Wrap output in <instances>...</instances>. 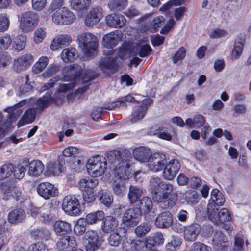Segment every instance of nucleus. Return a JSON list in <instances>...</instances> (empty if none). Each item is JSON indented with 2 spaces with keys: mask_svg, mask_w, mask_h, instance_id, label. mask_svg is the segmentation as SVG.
Listing matches in <instances>:
<instances>
[{
  "mask_svg": "<svg viewBox=\"0 0 251 251\" xmlns=\"http://www.w3.org/2000/svg\"><path fill=\"white\" fill-rule=\"evenodd\" d=\"M204 123V118L201 115H196L193 119L186 120V125L191 128H199L203 126Z\"/></svg>",
  "mask_w": 251,
  "mask_h": 251,
  "instance_id": "nucleus-45",
  "label": "nucleus"
},
{
  "mask_svg": "<svg viewBox=\"0 0 251 251\" xmlns=\"http://www.w3.org/2000/svg\"><path fill=\"white\" fill-rule=\"evenodd\" d=\"M141 213L138 208L128 209L122 217V223L127 227H133L140 221Z\"/></svg>",
  "mask_w": 251,
  "mask_h": 251,
  "instance_id": "nucleus-13",
  "label": "nucleus"
},
{
  "mask_svg": "<svg viewBox=\"0 0 251 251\" xmlns=\"http://www.w3.org/2000/svg\"><path fill=\"white\" fill-rule=\"evenodd\" d=\"M105 22L106 24L111 27L121 28L125 25L126 19L122 15L113 13L105 17Z\"/></svg>",
  "mask_w": 251,
  "mask_h": 251,
  "instance_id": "nucleus-26",
  "label": "nucleus"
},
{
  "mask_svg": "<svg viewBox=\"0 0 251 251\" xmlns=\"http://www.w3.org/2000/svg\"><path fill=\"white\" fill-rule=\"evenodd\" d=\"M228 35L227 31L220 28L214 29L211 30L209 33V36L211 38L217 39L223 38Z\"/></svg>",
  "mask_w": 251,
  "mask_h": 251,
  "instance_id": "nucleus-64",
  "label": "nucleus"
},
{
  "mask_svg": "<svg viewBox=\"0 0 251 251\" xmlns=\"http://www.w3.org/2000/svg\"><path fill=\"white\" fill-rule=\"evenodd\" d=\"M135 100L131 95H128L125 97L120 98L116 101L113 102L108 105L107 109L111 110L116 107H125L126 102H135Z\"/></svg>",
  "mask_w": 251,
  "mask_h": 251,
  "instance_id": "nucleus-44",
  "label": "nucleus"
},
{
  "mask_svg": "<svg viewBox=\"0 0 251 251\" xmlns=\"http://www.w3.org/2000/svg\"><path fill=\"white\" fill-rule=\"evenodd\" d=\"M213 247L216 251H227V239L220 231L215 232L212 239Z\"/></svg>",
  "mask_w": 251,
  "mask_h": 251,
  "instance_id": "nucleus-24",
  "label": "nucleus"
},
{
  "mask_svg": "<svg viewBox=\"0 0 251 251\" xmlns=\"http://www.w3.org/2000/svg\"><path fill=\"white\" fill-rule=\"evenodd\" d=\"M49 63V58L46 56L40 57L33 65L32 71L33 73L38 74L42 72Z\"/></svg>",
  "mask_w": 251,
  "mask_h": 251,
  "instance_id": "nucleus-43",
  "label": "nucleus"
},
{
  "mask_svg": "<svg viewBox=\"0 0 251 251\" xmlns=\"http://www.w3.org/2000/svg\"><path fill=\"white\" fill-rule=\"evenodd\" d=\"M12 43V39L8 33L3 34L0 36V50H6L11 46Z\"/></svg>",
  "mask_w": 251,
  "mask_h": 251,
  "instance_id": "nucleus-56",
  "label": "nucleus"
},
{
  "mask_svg": "<svg viewBox=\"0 0 251 251\" xmlns=\"http://www.w3.org/2000/svg\"><path fill=\"white\" fill-rule=\"evenodd\" d=\"M173 190L172 184L164 183L158 177H152L150 179L149 191L154 201L165 202L169 194Z\"/></svg>",
  "mask_w": 251,
  "mask_h": 251,
  "instance_id": "nucleus-4",
  "label": "nucleus"
},
{
  "mask_svg": "<svg viewBox=\"0 0 251 251\" xmlns=\"http://www.w3.org/2000/svg\"><path fill=\"white\" fill-rule=\"evenodd\" d=\"M164 126H165V124L164 123L158 124L151 129V132L154 135L157 134L158 137L160 139L170 141L172 139V136L169 133L166 132H157V131L164 130L165 128Z\"/></svg>",
  "mask_w": 251,
  "mask_h": 251,
  "instance_id": "nucleus-46",
  "label": "nucleus"
},
{
  "mask_svg": "<svg viewBox=\"0 0 251 251\" xmlns=\"http://www.w3.org/2000/svg\"><path fill=\"white\" fill-rule=\"evenodd\" d=\"M104 218V213L101 210L91 212L86 215L84 218L87 225H93L98 222L103 220Z\"/></svg>",
  "mask_w": 251,
  "mask_h": 251,
  "instance_id": "nucleus-39",
  "label": "nucleus"
},
{
  "mask_svg": "<svg viewBox=\"0 0 251 251\" xmlns=\"http://www.w3.org/2000/svg\"><path fill=\"white\" fill-rule=\"evenodd\" d=\"M27 36L23 34L16 36L11 44L12 49L16 52L23 50L26 44Z\"/></svg>",
  "mask_w": 251,
  "mask_h": 251,
  "instance_id": "nucleus-37",
  "label": "nucleus"
},
{
  "mask_svg": "<svg viewBox=\"0 0 251 251\" xmlns=\"http://www.w3.org/2000/svg\"><path fill=\"white\" fill-rule=\"evenodd\" d=\"M72 42L71 37L66 34H61L55 36L51 41L50 47L52 51H56L63 46L69 45Z\"/></svg>",
  "mask_w": 251,
  "mask_h": 251,
  "instance_id": "nucleus-21",
  "label": "nucleus"
},
{
  "mask_svg": "<svg viewBox=\"0 0 251 251\" xmlns=\"http://www.w3.org/2000/svg\"><path fill=\"white\" fill-rule=\"evenodd\" d=\"M28 100H23L0 112V137H3L11 130L12 123L15 121L26 106L30 105Z\"/></svg>",
  "mask_w": 251,
  "mask_h": 251,
  "instance_id": "nucleus-2",
  "label": "nucleus"
},
{
  "mask_svg": "<svg viewBox=\"0 0 251 251\" xmlns=\"http://www.w3.org/2000/svg\"><path fill=\"white\" fill-rule=\"evenodd\" d=\"M64 164L59 160L56 161L49 162L46 165L45 175L47 176L59 175L64 170Z\"/></svg>",
  "mask_w": 251,
  "mask_h": 251,
  "instance_id": "nucleus-31",
  "label": "nucleus"
},
{
  "mask_svg": "<svg viewBox=\"0 0 251 251\" xmlns=\"http://www.w3.org/2000/svg\"><path fill=\"white\" fill-rule=\"evenodd\" d=\"M44 169V165L40 160H34L29 163L27 174L30 177H38L41 175Z\"/></svg>",
  "mask_w": 251,
  "mask_h": 251,
  "instance_id": "nucleus-29",
  "label": "nucleus"
},
{
  "mask_svg": "<svg viewBox=\"0 0 251 251\" xmlns=\"http://www.w3.org/2000/svg\"><path fill=\"white\" fill-rule=\"evenodd\" d=\"M87 224L84 220V218H81L77 220L74 228V233L77 235L83 234L86 229Z\"/></svg>",
  "mask_w": 251,
  "mask_h": 251,
  "instance_id": "nucleus-55",
  "label": "nucleus"
},
{
  "mask_svg": "<svg viewBox=\"0 0 251 251\" xmlns=\"http://www.w3.org/2000/svg\"><path fill=\"white\" fill-rule=\"evenodd\" d=\"M152 49L146 42H140L135 48V52L141 57H145L148 55L151 51Z\"/></svg>",
  "mask_w": 251,
  "mask_h": 251,
  "instance_id": "nucleus-41",
  "label": "nucleus"
},
{
  "mask_svg": "<svg viewBox=\"0 0 251 251\" xmlns=\"http://www.w3.org/2000/svg\"><path fill=\"white\" fill-rule=\"evenodd\" d=\"M112 189L115 194L120 196H123L126 190L124 181L115 179H114Z\"/></svg>",
  "mask_w": 251,
  "mask_h": 251,
  "instance_id": "nucleus-51",
  "label": "nucleus"
},
{
  "mask_svg": "<svg viewBox=\"0 0 251 251\" xmlns=\"http://www.w3.org/2000/svg\"><path fill=\"white\" fill-rule=\"evenodd\" d=\"M114 59L110 57H106L101 59L100 61L99 66L103 71L110 69L113 66Z\"/></svg>",
  "mask_w": 251,
  "mask_h": 251,
  "instance_id": "nucleus-57",
  "label": "nucleus"
},
{
  "mask_svg": "<svg viewBox=\"0 0 251 251\" xmlns=\"http://www.w3.org/2000/svg\"><path fill=\"white\" fill-rule=\"evenodd\" d=\"M64 0H52L50 6L52 22L56 25H68L74 22L76 17L67 8L63 7Z\"/></svg>",
  "mask_w": 251,
  "mask_h": 251,
  "instance_id": "nucleus-3",
  "label": "nucleus"
},
{
  "mask_svg": "<svg viewBox=\"0 0 251 251\" xmlns=\"http://www.w3.org/2000/svg\"><path fill=\"white\" fill-rule=\"evenodd\" d=\"M39 17L32 11H27L19 17V28L24 32H31L38 25Z\"/></svg>",
  "mask_w": 251,
  "mask_h": 251,
  "instance_id": "nucleus-7",
  "label": "nucleus"
},
{
  "mask_svg": "<svg viewBox=\"0 0 251 251\" xmlns=\"http://www.w3.org/2000/svg\"><path fill=\"white\" fill-rule=\"evenodd\" d=\"M131 54V47L129 45H124L119 48L118 52V56L121 59L125 60L130 57Z\"/></svg>",
  "mask_w": 251,
  "mask_h": 251,
  "instance_id": "nucleus-61",
  "label": "nucleus"
},
{
  "mask_svg": "<svg viewBox=\"0 0 251 251\" xmlns=\"http://www.w3.org/2000/svg\"><path fill=\"white\" fill-rule=\"evenodd\" d=\"M187 203L189 204H195L198 202L199 195L194 190H189L186 191L183 195Z\"/></svg>",
  "mask_w": 251,
  "mask_h": 251,
  "instance_id": "nucleus-50",
  "label": "nucleus"
},
{
  "mask_svg": "<svg viewBox=\"0 0 251 251\" xmlns=\"http://www.w3.org/2000/svg\"><path fill=\"white\" fill-rule=\"evenodd\" d=\"M155 225L158 228H167L173 224L172 216L169 212H164L159 214L156 218Z\"/></svg>",
  "mask_w": 251,
  "mask_h": 251,
  "instance_id": "nucleus-28",
  "label": "nucleus"
},
{
  "mask_svg": "<svg viewBox=\"0 0 251 251\" xmlns=\"http://www.w3.org/2000/svg\"><path fill=\"white\" fill-rule=\"evenodd\" d=\"M86 167L88 173L91 176L98 177L105 172L107 163L102 160L101 157L97 156L89 159Z\"/></svg>",
  "mask_w": 251,
  "mask_h": 251,
  "instance_id": "nucleus-10",
  "label": "nucleus"
},
{
  "mask_svg": "<svg viewBox=\"0 0 251 251\" xmlns=\"http://www.w3.org/2000/svg\"><path fill=\"white\" fill-rule=\"evenodd\" d=\"M38 194L46 200L50 197L57 196L58 190L53 184L49 182H43L39 184L37 188Z\"/></svg>",
  "mask_w": 251,
  "mask_h": 251,
  "instance_id": "nucleus-14",
  "label": "nucleus"
},
{
  "mask_svg": "<svg viewBox=\"0 0 251 251\" xmlns=\"http://www.w3.org/2000/svg\"><path fill=\"white\" fill-rule=\"evenodd\" d=\"M53 231L57 236L67 235L72 231L71 224L65 221H56L52 225Z\"/></svg>",
  "mask_w": 251,
  "mask_h": 251,
  "instance_id": "nucleus-25",
  "label": "nucleus"
},
{
  "mask_svg": "<svg viewBox=\"0 0 251 251\" xmlns=\"http://www.w3.org/2000/svg\"><path fill=\"white\" fill-rule=\"evenodd\" d=\"M36 116V111L34 108H29L26 110L17 123L18 127L32 123Z\"/></svg>",
  "mask_w": 251,
  "mask_h": 251,
  "instance_id": "nucleus-35",
  "label": "nucleus"
},
{
  "mask_svg": "<svg viewBox=\"0 0 251 251\" xmlns=\"http://www.w3.org/2000/svg\"><path fill=\"white\" fill-rule=\"evenodd\" d=\"M34 58L31 53H25L15 58L12 68L17 73L25 70L34 62Z\"/></svg>",
  "mask_w": 251,
  "mask_h": 251,
  "instance_id": "nucleus-12",
  "label": "nucleus"
},
{
  "mask_svg": "<svg viewBox=\"0 0 251 251\" xmlns=\"http://www.w3.org/2000/svg\"><path fill=\"white\" fill-rule=\"evenodd\" d=\"M77 54L76 50L73 48H67L63 49L60 56L62 60L65 63L73 61Z\"/></svg>",
  "mask_w": 251,
  "mask_h": 251,
  "instance_id": "nucleus-42",
  "label": "nucleus"
},
{
  "mask_svg": "<svg viewBox=\"0 0 251 251\" xmlns=\"http://www.w3.org/2000/svg\"><path fill=\"white\" fill-rule=\"evenodd\" d=\"M132 154L136 160L141 162H146L150 159L151 152L150 149L147 147H139L133 150Z\"/></svg>",
  "mask_w": 251,
  "mask_h": 251,
  "instance_id": "nucleus-30",
  "label": "nucleus"
},
{
  "mask_svg": "<svg viewBox=\"0 0 251 251\" xmlns=\"http://www.w3.org/2000/svg\"><path fill=\"white\" fill-rule=\"evenodd\" d=\"M140 206V210H142L145 213H149L152 208V202L150 198L147 197H143L140 200L139 204H137Z\"/></svg>",
  "mask_w": 251,
  "mask_h": 251,
  "instance_id": "nucleus-52",
  "label": "nucleus"
},
{
  "mask_svg": "<svg viewBox=\"0 0 251 251\" xmlns=\"http://www.w3.org/2000/svg\"><path fill=\"white\" fill-rule=\"evenodd\" d=\"M25 211L21 209H15L8 215L7 219L9 223L12 224H18L21 222L25 218Z\"/></svg>",
  "mask_w": 251,
  "mask_h": 251,
  "instance_id": "nucleus-38",
  "label": "nucleus"
},
{
  "mask_svg": "<svg viewBox=\"0 0 251 251\" xmlns=\"http://www.w3.org/2000/svg\"><path fill=\"white\" fill-rule=\"evenodd\" d=\"M207 213L210 220L217 225L231 220L230 214L227 209L222 208L219 211L213 204H208Z\"/></svg>",
  "mask_w": 251,
  "mask_h": 251,
  "instance_id": "nucleus-8",
  "label": "nucleus"
},
{
  "mask_svg": "<svg viewBox=\"0 0 251 251\" xmlns=\"http://www.w3.org/2000/svg\"><path fill=\"white\" fill-rule=\"evenodd\" d=\"M98 185V180L96 178H83L78 182V187L82 192L94 190Z\"/></svg>",
  "mask_w": 251,
  "mask_h": 251,
  "instance_id": "nucleus-34",
  "label": "nucleus"
},
{
  "mask_svg": "<svg viewBox=\"0 0 251 251\" xmlns=\"http://www.w3.org/2000/svg\"><path fill=\"white\" fill-rule=\"evenodd\" d=\"M147 109V106H135L131 113L130 122L134 124L141 120L144 117Z\"/></svg>",
  "mask_w": 251,
  "mask_h": 251,
  "instance_id": "nucleus-36",
  "label": "nucleus"
},
{
  "mask_svg": "<svg viewBox=\"0 0 251 251\" xmlns=\"http://www.w3.org/2000/svg\"><path fill=\"white\" fill-rule=\"evenodd\" d=\"M181 243V239L178 237H173L172 239L167 245V251H176Z\"/></svg>",
  "mask_w": 251,
  "mask_h": 251,
  "instance_id": "nucleus-63",
  "label": "nucleus"
},
{
  "mask_svg": "<svg viewBox=\"0 0 251 251\" xmlns=\"http://www.w3.org/2000/svg\"><path fill=\"white\" fill-rule=\"evenodd\" d=\"M91 0H70L72 7L77 10L86 9L91 4Z\"/></svg>",
  "mask_w": 251,
  "mask_h": 251,
  "instance_id": "nucleus-54",
  "label": "nucleus"
},
{
  "mask_svg": "<svg viewBox=\"0 0 251 251\" xmlns=\"http://www.w3.org/2000/svg\"><path fill=\"white\" fill-rule=\"evenodd\" d=\"M142 190L136 186H131L128 194V198L130 203L137 202L141 197Z\"/></svg>",
  "mask_w": 251,
  "mask_h": 251,
  "instance_id": "nucleus-47",
  "label": "nucleus"
},
{
  "mask_svg": "<svg viewBox=\"0 0 251 251\" xmlns=\"http://www.w3.org/2000/svg\"><path fill=\"white\" fill-rule=\"evenodd\" d=\"M148 166L154 172H158L162 169L167 162L166 155L160 153L151 155L148 160Z\"/></svg>",
  "mask_w": 251,
  "mask_h": 251,
  "instance_id": "nucleus-15",
  "label": "nucleus"
},
{
  "mask_svg": "<svg viewBox=\"0 0 251 251\" xmlns=\"http://www.w3.org/2000/svg\"><path fill=\"white\" fill-rule=\"evenodd\" d=\"M79 46L87 57L93 56L96 51L98 42L97 37L90 33H83L78 38Z\"/></svg>",
  "mask_w": 251,
  "mask_h": 251,
  "instance_id": "nucleus-5",
  "label": "nucleus"
},
{
  "mask_svg": "<svg viewBox=\"0 0 251 251\" xmlns=\"http://www.w3.org/2000/svg\"><path fill=\"white\" fill-rule=\"evenodd\" d=\"M84 68L83 64H74L66 67L62 72V79L64 81L70 82L59 84L55 96L57 97L60 93L71 90L77 85L87 83L93 79L90 74V71L84 70Z\"/></svg>",
  "mask_w": 251,
  "mask_h": 251,
  "instance_id": "nucleus-1",
  "label": "nucleus"
},
{
  "mask_svg": "<svg viewBox=\"0 0 251 251\" xmlns=\"http://www.w3.org/2000/svg\"><path fill=\"white\" fill-rule=\"evenodd\" d=\"M86 237L88 241L86 251H94L100 246L103 241L102 237H100L97 231L93 230L86 232Z\"/></svg>",
  "mask_w": 251,
  "mask_h": 251,
  "instance_id": "nucleus-17",
  "label": "nucleus"
},
{
  "mask_svg": "<svg viewBox=\"0 0 251 251\" xmlns=\"http://www.w3.org/2000/svg\"><path fill=\"white\" fill-rule=\"evenodd\" d=\"M122 240V236L117 232L111 233L107 239L108 244L113 247L118 246L121 244Z\"/></svg>",
  "mask_w": 251,
  "mask_h": 251,
  "instance_id": "nucleus-62",
  "label": "nucleus"
},
{
  "mask_svg": "<svg viewBox=\"0 0 251 251\" xmlns=\"http://www.w3.org/2000/svg\"><path fill=\"white\" fill-rule=\"evenodd\" d=\"M127 5V0H110L108 7L111 11H119L125 8Z\"/></svg>",
  "mask_w": 251,
  "mask_h": 251,
  "instance_id": "nucleus-53",
  "label": "nucleus"
},
{
  "mask_svg": "<svg viewBox=\"0 0 251 251\" xmlns=\"http://www.w3.org/2000/svg\"><path fill=\"white\" fill-rule=\"evenodd\" d=\"M186 50L183 47H180L172 56V59L174 64L181 62L186 56Z\"/></svg>",
  "mask_w": 251,
  "mask_h": 251,
  "instance_id": "nucleus-58",
  "label": "nucleus"
},
{
  "mask_svg": "<svg viewBox=\"0 0 251 251\" xmlns=\"http://www.w3.org/2000/svg\"><path fill=\"white\" fill-rule=\"evenodd\" d=\"M10 26V20L9 16L5 13L0 14V32H3L7 31Z\"/></svg>",
  "mask_w": 251,
  "mask_h": 251,
  "instance_id": "nucleus-59",
  "label": "nucleus"
},
{
  "mask_svg": "<svg viewBox=\"0 0 251 251\" xmlns=\"http://www.w3.org/2000/svg\"><path fill=\"white\" fill-rule=\"evenodd\" d=\"M180 168L179 162L177 159H172L165 166L163 172L165 179L172 180L178 173Z\"/></svg>",
  "mask_w": 251,
  "mask_h": 251,
  "instance_id": "nucleus-18",
  "label": "nucleus"
},
{
  "mask_svg": "<svg viewBox=\"0 0 251 251\" xmlns=\"http://www.w3.org/2000/svg\"><path fill=\"white\" fill-rule=\"evenodd\" d=\"M200 226L196 223L184 226L183 237L188 242H193L196 240L201 231Z\"/></svg>",
  "mask_w": 251,
  "mask_h": 251,
  "instance_id": "nucleus-23",
  "label": "nucleus"
},
{
  "mask_svg": "<svg viewBox=\"0 0 251 251\" xmlns=\"http://www.w3.org/2000/svg\"><path fill=\"white\" fill-rule=\"evenodd\" d=\"M103 16V10L101 7L99 6L94 7L86 15L85 24L87 26H93L98 23Z\"/></svg>",
  "mask_w": 251,
  "mask_h": 251,
  "instance_id": "nucleus-19",
  "label": "nucleus"
},
{
  "mask_svg": "<svg viewBox=\"0 0 251 251\" xmlns=\"http://www.w3.org/2000/svg\"><path fill=\"white\" fill-rule=\"evenodd\" d=\"M145 243L139 240L126 239L123 244V251H138L145 246Z\"/></svg>",
  "mask_w": 251,
  "mask_h": 251,
  "instance_id": "nucleus-33",
  "label": "nucleus"
},
{
  "mask_svg": "<svg viewBox=\"0 0 251 251\" xmlns=\"http://www.w3.org/2000/svg\"><path fill=\"white\" fill-rule=\"evenodd\" d=\"M122 37V32L119 30H115L104 36L102 44L104 47L111 49L115 47Z\"/></svg>",
  "mask_w": 251,
  "mask_h": 251,
  "instance_id": "nucleus-22",
  "label": "nucleus"
},
{
  "mask_svg": "<svg viewBox=\"0 0 251 251\" xmlns=\"http://www.w3.org/2000/svg\"><path fill=\"white\" fill-rule=\"evenodd\" d=\"M130 166L129 160L122 159L113 170L114 179L122 181L128 179L130 176Z\"/></svg>",
  "mask_w": 251,
  "mask_h": 251,
  "instance_id": "nucleus-11",
  "label": "nucleus"
},
{
  "mask_svg": "<svg viewBox=\"0 0 251 251\" xmlns=\"http://www.w3.org/2000/svg\"><path fill=\"white\" fill-rule=\"evenodd\" d=\"M0 194L2 199L6 201L14 199L22 202L25 197V193L20 187L7 182L0 183Z\"/></svg>",
  "mask_w": 251,
  "mask_h": 251,
  "instance_id": "nucleus-6",
  "label": "nucleus"
},
{
  "mask_svg": "<svg viewBox=\"0 0 251 251\" xmlns=\"http://www.w3.org/2000/svg\"><path fill=\"white\" fill-rule=\"evenodd\" d=\"M210 201L211 202L208 204H213L216 207L222 205L225 201V199L221 192L217 189H214L210 193Z\"/></svg>",
  "mask_w": 251,
  "mask_h": 251,
  "instance_id": "nucleus-40",
  "label": "nucleus"
},
{
  "mask_svg": "<svg viewBox=\"0 0 251 251\" xmlns=\"http://www.w3.org/2000/svg\"><path fill=\"white\" fill-rule=\"evenodd\" d=\"M245 44L244 36L240 35L236 38L231 52V58L232 60H236L242 55Z\"/></svg>",
  "mask_w": 251,
  "mask_h": 251,
  "instance_id": "nucleus-27",
  "label": "nucleus"
},
{
  "mask_svg": "<svg viewBox=\"0 0 251 251\" xmlns=\"http://www.w3.org/2000/svg\"><path fill=\"white\" fill-rule=\"evenodd\" d=\"M47 35V30L44 27L37 28L33 34V41L34 43L39 44L42 43Z\"/></svg>",
  "mask_w": 251,
  "mask_h": 251,
  "instance_id": "nucleus-49",
  "label": "nucleus"
},
{
  "mask_svg": "<svg viewBox=\"0 0 251 251\" xmlns=\"http://www.w3.org/2000/svg\"><path fill=\"white\" fill-rule=\"evenodd\" d=\"M14 166L12 164H4L0 168V181L9 178L13 173Z\"/></svg>",
  "mask_w": 251,
  "mask_h": 251,
  "instance_id": "nucleus-48",
  "label": "nucleus"
},
{
  "mask_svg": "<svg viewBox=\"0 0 251 251\" xmlns=\"http://www.w3.org/2000/svg\"><path fill=\"white\" fill-rule=\"evenodd\" d=\"M51 100V97L50 94L45 95L36 101V108L37 109L43 110L44 108L47 107Z\"/></svg>",
  "mask_w": 251,
  "mask_h": 251,
  "instance_id": "nucleus-60",
  "label": "nucleus"
},
{
  "mask_svg": "<svg viewBox=\"0 0 251 251\" xmlns=\"http://www.w3.org/2000/svg\"><path fill=\"white\" fill-rule=\"evenodd\" d=\"M76 245L77 243L74 237L65 235L58 239L56 248L57 251H71Z\"/></svg>",
  "mask_w": 251,
  "mask_h": 251,
  "instance_id": "nucleus-16",
  "label": "nucleus"
},
{
  "mask_svg": "<svg viewBox=\"0 0 251 251\" xmlns=\"http://www.w3.org/2000/svg\"><path fill=\"white\" fill-rule=\"evenodd\" d=\"M62 208L67 215L77 216L81 213V205L78 199L74 195H67L63 200Z\"/></svg>",
  "mask_w": 251,
  "mask_h": 251,
  "instance_id": "nucleus-9",
  "label": "nucleus"
},
{
  "mask_svg": "<svg viewBox=\"0 0 251 251\" xmlns=\"http://www.w3.org/2000/svg\"><path fill=\"white\" fill-rule=\"evenodd\" d=\"M79 153V150L73 146L68 147L63 151V155L64 157L73 158L72 164L75 169L83 166V163H82L80 157L78 156Z\"/></svg>",
  "mask_w": 251,
  "mask_h": 251,
  "instance_id": "nucleus-20",
  "label": "nucleus"
},
{
  "mask_svg": "<svg viewBox=\"0 0 251 251\" xmlns=\"http://www.w3.org/2000/svg\"><path fill=\"white\" fill-rule=\"evenodd\" d=\"M118 226V221L114 217L106 216L103 220L101 224V229L106 233L113 231Z\"/></svg>",
  "mask_w": 251,
  "mask_h": 251,
  "instance_id": "nucleus-32",
  "label": "nucleus"
}]
</instances>
